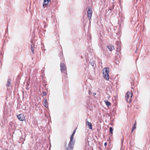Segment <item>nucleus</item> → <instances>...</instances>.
Segmentation results:
<instances>
[{
	"label": "nucleus",
	"instance_id": "obj_21",
	"mask_svg": "<svg viewBox=\"0 0 150 150\" xmlns=\"http://www.w3.org/2000/svg\"><path fill=\"white\" fill-rule=\"evenodd\" d=\"M91 93V91H89V92H88V93H89V95H90V94Z\"/></svg>",
	"mask_w": 150,
	"mask_h": 150
},
{
	"label": "nucleus",
	"instance_id": "obj_19",
	"mask_svg": "<svg viewBox=\"0 0 150 150\" xmlns=\"http://www.w3.org/2000/svg\"><path fill=\"white\" fill-rule=\"evenodd\" d=\"M107 145V143L106 142H105L104 144V145L105 146H106Z\"/></svg>",
	"mask_w": 150,
	"mask_h": 150
},
{
	"label": "nucleus",
	"instance_id": "obj_1",
	"mask_svg": "<svg viewBox=\"0 0 150 150\" xmlns=\"http://www.w3.org/2000/svg\"><path fill=\"white\" fill-rule=\"evenodd\" d=\"M76 131L75 130L72 134L71 138L70 141L68 145V147H67V150H72L74 145L75 143V140L74 139V137L73 136L75 134Z\"/></svg>",
	"mask_w": 150,
	"mask_h": 150
},
{
	"label": "nucleus",
	"instance_id": "obj_8",
	"mask_svg": "<svg viewBox=\"0 0 150 150\" xmlns=\"http://www.w3.org/2000/svg\"><path fill=\"white\" fill-rule=\"evenodd\" d=\"M108 49L110 52H112V50H114V47L112 45H110L108 46Z\"/></svg>",
	"mask_w": 150,
	"mask_h": 150
},
{
	"label": "nucleus",
	"instance_id": "obj_17",
	"mask_svg": "<svg viewBox=\"0 0 150 150\" xmlns=\"http://www.w3.org/2000/svg\"><path fill=\"white\" fill-rule=\"evenodd\" d=\"M91 64L92 66V67H94V64L93 63H91Z\"/></svg>",
	"mask_w": 150,
	"mask_h": 150
},
{
	"label": "nucleus",
	"instance_id": "obj_9",
	"mask_svg": "<svg viewBox=\"0 0 150 150\" xmlns=\"http://www.w3.org/2000/svg\"><path fill=\"white\" fill-rule=\"evenodd\" d=\"M43 104L45 106V107L46 108H47L48 105V103L47 102V99H45L44 100V101L43 102Z\"/></svg>",
	"mask_w": 150,
	"mask_h": 150
},
{
	"label": "nucleus",
	"instance_id": "obj_5",
	"mask_svg": "<svg viewBox=\"0 0 150 150\" xmlns=\"http://www.w3.org/2000/svg\"><path fill=\"white\" fill-rule=\"evenodd\" d=\"M18 119L20 121H23L25 120V118L23 114H20L17 116Z\"/></svg>",
	"mask_w": 150,
	"mask_h": 150
},
{
	"label": "nucleus",
	"instance_id": "obj_7",
	"mask_svg": "<svg viewBox=\"0 0 150 150\" xmlns=\"http://www.w3.org/2000/svg\"><path fill=\"white\" fill-rule=\"evenodd\" d=\"M51 0H44L43 6L44 7H45V6H47L48 5L49 2H50Z\"/></svg>",
	"mask_w": 150,
	"mask_h": 150
},
{
	"label": "nucleus",
	"instance_id": "obj_10",
	"mask_svg": "<svg viewBox=\"0 0 150 150\" xmlns=\"http://www.w3.org/2000/svg\"><path fill=\"white\" fill-rule=\"evenodd\" d=\"M104 102L108 107H109L110 105V103L108 101L105 100Z\"/></svg>",
	"mask_w": 150,
	"mask_h": 150
},
{
	"label": "nucleus",
	"instance_id": "obj_16",
	"mask_svg": "<svg viewBox=\"0 0 150 150\" xmlns=\"http://www.w3.org/2000/svg\"><path fill=\"white\" fill-rule=\"evenodd\" d=\"M43 96H45L46 95V93L45 92H43Z\"/></svg>",
	"mask_w": 150,
	"mask_h": 150
},
{
	"label": "nucleus",
	"instance_id": "obj_12",
	"mask_svg": "<svg viewBox=\"0 0 150 150\" xmlns=\"http://www.w3.org/2000/svg\"><path fill=\"white\" fill-rule=\"evenodd\" d=\"M11 85V80L8 79L7 81V86H9Z\"/></svg>",
	"mask_w": 150,
	"mask_h": 150
},
{
	"label": "nucleus",
	"instance_id": "obj_15",
	"mask_svg": "<svg viewBox=\"0 0 150 150\" xmlns=\"http://www.w3.org/2000/svg\"><path fill=\"white\" fill-rule=\"evenodd\" d=\"M88 18L90 19L91 17L92 14H87Z\"/></svg>",
	"mask_w": 150,
	"mask_h": 150
},
{
	"label": "nucleus",
	"instance_id": "obj_14",
	"mask_svg": "<svg viewBox=\"0 0 150 150\" xmlns=\"http://www.w3.org/2000/svg\"><path fill=\"white\" fill-rule=\"evenodd\" d=\"M113 131V129L111 127L110 128V132L111 133V135L112 134V132Z\"/></svg>",
	"mask_w": 150,
	"mask_h": 150
},
{
	"label": "nucleus",
	"instance_id": "obj_6",
	"mask_svg": "<svg viewBox=\"0 0 150 150\" xmlns=\"http://www.w3.org/2000/svg\"><path fill=\"white\" fill-rule=\"evenodd\" d=\"M86 125L88 126V128L90 129H92V125L91 122H89L87 120H86Z\"/></svg>",
	"mask_w": 150,
	"mask_h": 150
},
{
	"label": "nucleus",
	"instance_id": "obj_20",
	"mask_svg": "<svg viewBox=\"0 0 150 150\" xmlns=\"http://www.w3.org/2000/svg\"><path fill=\"white\" fill-rule=\"evenodd\" d=\"M96 95V93H93V96H95V95Z\"/></svg>",
	"mask_w": 150,
	"mask_h": 150
},
{
	"label": "nucleus",
	"instance_id": "obj_13",
	"mask_svg": "<svg viewBox=\"0 0 150 150\" xmlns=\"http://www.w3.org/2000/svg\"><path fill=\"white\" fill-rule=\"evenodd\" d=\"M87 14H92V10L91 8H89L87 11Z\"/></svg>",
	"mask_w": 150,
	"mask_h": 150
},
{
	"label": "nucleus",
	"instance_id": "obj_11",
	"mask_svg": "<svg viewBox=\"0 0 150 150\" xmlns=\"http://www.w3.org/2000/svg\"><path fill=\"white\" fill-rule=\"evenodd\" d=\"M136 127V123L135 122L134 123V126L132 128V132L134 129Z\"/></svg>",
	"mask_w": 150,
	"mask_h": 150
},
{
	"label": "nucleus",
	"instance_id": "obj_22",
	"mask_svg": "<svg viewBox=\"0 0 150 150\" xmlns=\"http://www.w3.org/2000/svg\"><path fill=\"white\" fill-rule=\"evenodd\" d=\"M113 1H114V0H113Z\"/></svg>",
	"mask_w": 150,
	"mask_h": 150
},
{
	"label": "nucleus",
	"instance_id": "obj_3",
	"mask_svg": "<svg viewBox=\"0 0 150 150\" xmlns=\"http://www.w3.org/2000/svg\"><path fill=\"white\" fill-rule=\"evenodd\" d=\"M133 96L132 93L128 91L125 94V98L126 101L129 103L132 101V98Z\"/></svg>",
	"mask_w": 150,
	"mask_h": 150
},
{
	"label": "nucleus",
	"instance_id": "obj_4",
	"mask_svg": "<svg viewBox=\"0 0 150 150\" xmlns=\"http://www.w3.org/2000/svg\"><path fill=\"white\" fill-rule=\"evenodd\" d=\"M60 70L63 73H66L67 70V68L65 65L63 63L60 64Z\"/></svg>",
	"mask_w": 150,
	"mask_h": 150
},
{
	"label": "nucleus",
	"instance_id": "obj_18",
	"mask_svg": "<svg viewBox=\"0 0 150 150\" xmlns=\"http://www.w3.org/2000/svg\"><path fill=\"white\" fill-rule=\"evenodd\" d=\"M31 47H32V48H31V50L33 52L34 51V49L33 48V47H32V45L31 46Z\"/></svg>",
	"mask_w": 150,
	"mask_h": 150
},
{
	"label": "nucleus",
	"instance_id": "obj_2",
	"mask_svg": "<svg viewBox=\"0 0 150 150\" xmlns=\"http://www.w3.org/2000/svg\"><path fill=\"white\" fill-rule=\"evenodd\" d=\"M103 75L104 78L107 80L109 79V73L110 71L108 68L105 67L103 70Z\"/></svg>",
	"mask_w": 150,
	"mask_h": 150
}]
</instances>
